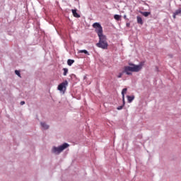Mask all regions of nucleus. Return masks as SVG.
Here are the masks:
<instances>
[{"label": "nucleus", "instance_id": "obj_1", "mask_svg": "<svg viewBox=\"0 0 181 181\" xmlns=\"http://www.w3.org/2000/svg\"><path fill=\"white\" fill-rule=\"evenodd\" d=\"M142 64L136 65L135 64L129 63V66H125L123 67V71L119 72L117 75V78H121L124 74L127 76H132V73H138L142 70Z\"/></svg>", "mask_w": 181, "mask_h": 181}, {"label": "nucleus", "instance_id": "obj_2", "mask_svg": "<svg viewBox=\"0 0 181 181\" xmlns=\"http://www.w3.org/2000/svg\"><path fill=\"white\" fill-rule=\"evenodd\" d=\"M99 42L96 44L97 47L107 50L108 49V42H107V36L100 35Z\"/></svg>", "mask_w": 181, "mask_h": 181}, {"label": "nucleus", "instance_id": "obj_3", "mask_svg": "<svg viewBox=\"0 0 181 181\" xmlns=\"http://www.w3.org/2000/svg\"><path fill=\"white\" fill-rule=\"evenodd\" d=\"M69 146H70V145L67 143H64L59 147L54 146L52 148V152L53 153H56V155H59V153H62V152H63L64 149H66V148H69Z\"/></svg>", "mask_w": 181, "mask_h": 181}, {"label": "nucleus", "instance_id": "obj_4", "mask_svg": "<svg viewBox=\"0 0 181 181\" xmlns=\"http://www.w3.org/2000/svg\"><path fill=\"white\" fill-rule=\"evenodd\" d=\"M93 28L95 29V32L97 33L98 36H103V27L100 23H95L93 24Z\"/></svg>", "mask_w": 181, "mask_h": 181}, {"label": "nucleus", "instance_id": "obj_5", "mask_svg": "<svg viewBox=\"0 0 181 181\" xmlns=\"http://www.w3.org/2000/svg\"><path fill=\"white\" fill-rule=\"evenodd\" d=\"M67 86H69V82L67 81L62 82L58 86L59 91H65Z\"/></svg>", "mask_w": 181, "mask_h": 181}, {"label": "nucleus", "instance_id": "obj_6", "mask_svg": "<svg viewBox=\"0 0 181 181\" xmlns=\"http://www.w3.org/2000/svg\"><path fill=\"white\" fill-rule=\"evenodd\" d=\"M127 89L124 88L122 91V100H123V104H125V94L127 93Z\"/></svg>", "mask_w": 181, "mask_h": 181}, {"label": "nucleus", "instance_id": "obj_7", "mask_svg": "<svg viewBox=\"0 0 181 181\" xmlns=\"http://www.w3.org/2000/svg\"><path fill=\"white\" fill-rule=\"evenodd\" d=\"M136 19L137 23H139V25H144V21L142 20V17L137 16Z\"/></svg>", "mask_w": 181, "mask_h": 181}, {"label": "nucleus", "instance_id": "obj_8", "mask_svg": "<svg viewBox=\"0 0 181 181\" xmlns=\"http://www.w3.org/2000/svg\"><path fill=\"white\" fill-rule=\"evenodd\" d=\"M71 11L73 16H74V18H80V15L77 13V9H72Z\"/></svg>", "mask_w": 181, "mask_h": 181}, {"label": "nucleus", "instance_id": "obj_9", "mask_svg": "<svg viewBox=\"0 0 181 181\" xmlns=\"http://www.w3.org/2000/svg\"><path fill=\"white\" fill-rule=\"evenodd\" d=\"M140 13L143 15V16H145L146 18L148 17V15H151V12L148 11H140Z\"/></svg>", "mask_w": 181, "mask_h": 181}, {"label": "nucleus", "instance_id": "obj_10", "mask_svg": "<svg viewBox=\"0 0 181 181\" xmlns=\"http://www.w3.org/2000/svg\"><path fill=\"white\" fill-rule=\"evenodd\" d=\"M134 100H135V96H134V95H132V96L128 95L127 96L128 103H131L132 101H134Z\"/></svg>", "mask_w": 181, "mask_h": 181}, {"label": "nucleus", "instance_id": "obj_11", "mask_svg": "<svg viewBox=\"0 0 181 181\" xmlns=\"http://www.w3.org/2000/svg\"><path fill=\"white\" fill-rule=\"evenodd\" d=\"M41 126L44 129H49V125L46 124L45 122H41Z\"/></svg>", "mask_w": 181, "mask_h": 181}, {"label": "nucleus", "instance_id": "obj_12", "mask_svg": "<svg viewBox=\"0 0 181 181\" xmlns=\"http://www.w3.org/2000/svg\"><path fill=\"white\" fill-rule=\"evenodd\" d=\"M78 53H84L85 54H88V56H90V53L86 49H81L78 51Z\"/></svg>", "mask_w": 181, "mask_h": 181}, {"label": "nucleus", "instance_id": "obj_13", "mask_svg": "<svg viewBox=\"0 0 181 181\" xmlns=\"http://www.w3.org/2000/svg\"><path fill=\"white\" fill-rule=\"evenodd\" d=\"M114 18L115 19V21H119L121 19V16H119L118 14H115L114 16Z\"/></svg>", "mask_w": 181, "mask_h": 181}, {"label": "nucleus", "instance_id": "obj_14", "mask_svg": "<svg viewBox=\"0 0 181 181\" xmlns=\"http://www.w3.org/2000/svg\"><path fill=\"white\" fill-rule=\"evenodd\" d=\"M73 63H74V60H73V59H68V61H67L68 66H71L73 64Z\"/></svg>", "mask_w": 181, "mask_h": 181}, {"label": "nucleus", "instance_id": "obj_15", "mask_svg": "<svg viewBox=\"0 0 181 181\" xmlns=\"http://www.w3.org/2000/svg\"><path fill=\"white\" fill-rule=\"evenodd\" d=\"M63 71H64V76H67V73H69V69L67 68H64L63 69Z\"/></svg>", "mask_w": 181, "mask_h": 181}, {"label": "nucleus", "instance_id": "obj_16", "mask_svg": "<svg viewBox=\"0 0 181 181\" xmlns=\"http://www.w3.org/2000/svg\"><path fill=\"white\" fill-rule=\"evenodd\" d=\"M175 15H179L181 13V8H179L178 10H176V11L174 13Z\"/></svg>", "mask_w": 181, "mask_h": 181}, {"label": "nucleus", "instance_id": "obj_17", "mask_svg": "<svg viewBox=\"0 0 181 181\" xmlns=\"http://www.w3.org/2000/svg\"><path fill=\"white\" fill-rule=\"evenodd\" d=\"M15 73H16V74L17 76H18V77H21V72H20L19 71L16 70V71H15Z\"/></svg>", "mask_w": 181, "mask_h": 181}, {"label": "nucleus", "instance_id": "obj_18", "mask_svg": "<svg viewBox=\"0 0 181 181\" xmlns=\"http://www.w3.org/2000/svg\"><path fill=\"white\" fill-rule=\"evenodd\" d=\"M122 108H124V105L119 106L117 109L119 110H122Z\"/></svg>", "mask_w": 181, "mask_h": 181}, {"label": "nucleus", "instance_id": "obj_19", "mask_svg": "<svg viewBox=\"0 0 181 181\" xmlns=\"http://www.w3.org/2000/svg\"><path fill=\"white\" fill-rule=\"evenodd\" d=\"M176 16H177V14H175V13H173V18H174V19H176Z\"/></svg>", "mask_w": 181, "mask_h": 181}, {"label": "nucleus", "instance_id": "obj_20", "mask_svg": "<svg viewBox=\"0 0 181 181\" xmlns=\"http://www.w3.org/2000/svg\"><path fill=\"white\" fill-rule=\"evenodd\" d=\"M130 25H131V24H130L129 23H127L126 24V26H127V28H129Z\"/></svg>", "mask_w": 181, "mask_h": 181}, {"label": "nucleus", "instance_id": "obj_21", "mask_svg": "<svg viewBox=\"0 0 181 181\" xmlns=\"http://www.w3.org/2000/svg\"><path fill=\"white\" fill-rule=\"evenodd\" d=\"M20 104H21V105H24L25 101H21Z\"/></svg>", "mask_w": 181, "mask_h": 181}, {"label": "nucleus", "instance_id": "obj_22", "mask_svg": "<svg viewBox=\"0 0 181 181\" xmlns=\"http://www.w3.org/2000/svg\"><path fill=\"white\" fill-rule=\"evenodd\" d=\"M124 19L127 18V16H124Z\"/></svg>", "mask_w": 181, "mask_h": 181}]
</instances>
